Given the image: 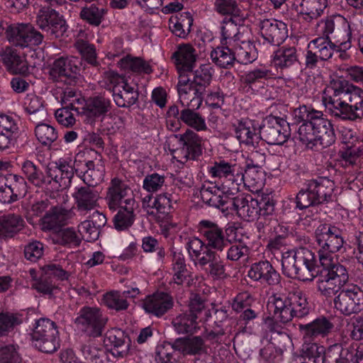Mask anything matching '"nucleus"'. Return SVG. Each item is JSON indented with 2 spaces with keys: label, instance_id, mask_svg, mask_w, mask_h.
Returning a JSON list of instances; mask_svg holds the SVG:
<instances>
[{
  "label": "nucleus",
  "instance_id": "obj_59",
  "mask_svg": "<svg viewBox=\"0 0 363 363\" xmlns=\"http://www.w3.org/2000/svg\"><path fill=\"white\" fill-rule=\"evenodd\" d=\"M214 9L219 14L230 16L229 18L243 16L236 0H215Z\"/></svg>",
  "mask_w": 363,
  "mask_h": 363
},
{
  "label": "nucleus",
  "instance_id": "obj_13",
  "mask_svg": "<svg viewBox=\"0 0 363 363\" xmlns=\"http://www.w3.org/2000/svg\"><path fill=\"white\" fill-rule=\"evenodd\" d=\"M213 73V69L210 65H201L199 69L192 72V80L189 86V90L193 91L194 96L191 102H196L194 106L199 108L202 104L206 89L210 85Z\"/></svg>",
  "mask_w": 363,
  "mask_h": 363
},
{
  "label": "nucleus",
  "instance_id": "obj_16",
  "mask_svg": "<svg viewBox=\"0 0 363 363\" xmlns=\"http://www.w3.org/2000/svg\"><path fill=\"white\" fill-rule=\"evenodd\" d=\"M257 203V199H253L250 194L233 195L225 215L236 213L242 219L254 220L258 216Z\"/></svg>",
  "mask_w": 363,
  "mask_h": 363
},
{
  "label": "nucleus",
  "instance_id": "obj_54",
  "mask_svg": "<svg viewBox=\"0 0 363 363\" xmlns=\"http://www.w3.org/2000/svg\"><path fill=\"white\" fill-rule=\"evenodd\" d=\"M272 72L267 68L254 69L242 77L243 83L252 89L263 87L264 81L272 77Z\"/></svg>",
  "mask_w": 363,
  "mask_h": 363
},
{
  "label": "nucleus",
  "instance_id": "obj_56",
  "mask_svg": "<svg viewBox=\"0 0 363 363\" xmlns=\"http://www.w3.org/2000/svg\"><path fill=\"white\" fill-rule=\"evenodd\" d=\"M35 135L43 146L50 147L58 138L56 129L45 123H39L35 127Z\"/></svg>",
  "mask_w": 363,
  "mask_h": 363
},
{
  "label": "nucleus",
  "instance_id": "obj_31",
  "mask_svg": "<svg viewBox=\"0 0 363 363\" xmlns=\"http://www.w3.org/2000/svg\"><path fill=\"white\" fill-rule=\"evenodd\" d=\"M74 213L72 208L67 209L62 207H53L41 219L42 229L44 231L56 230L67 223L72 218Z\"/></svg>",
  "mask_w": 363,
  "mask_h": 363
},
{
  "label": "nucleus",
  "instance_id": "obj_38",
  "mask_svg": "<svg viewBox=\"0 0 363 363\" xmlns=\"http://www.w3.org/2000/svg\"><path fill=\"white\" fill-rule=\"evenodd\" d=\"M172 325L179 335H192L200 329L196 315L186 311L176 315L172 320Z\"/></svg>",
  "mask_w": 363,
  "mask_h": 363
},
{
  "label": "nucleus",
  "instance_id": "obj_55",
  "mask_svg": "<svg viewBox=\"0 0 363 363\" xmlns=\"http://www.w3.org/2000/svg\"><path fill=\"white\" fill-rule=\"evenodd\" d=\"M315 121L302 123L298 129V138L306 148L317 151Z\"/></svg>",
  "mask_w": 363,
  "mask_h": 363
},
{
  "label": "nucleus",
  "instance_id": "obj_3",
  "mask_svg": "<svg viewBox=\"0 0 363 363\" xmlns=\"http://www.w3.org/2000/svg\"><path fill=\"white\" fill-rule=\"evenodd\" d=\"M334 182L326 177L308 180L296 196V208L303 210L333 201Z\"/></svg>",
  "mask_w": 363,
  "mask_h": 363
},
{
  "label": "nucleus",
  "instance_id": "obj_43",
  "mask_svg": "<svg viewBox=\"0 0 363 363\" xmlns=\"http://www.w3.org/2000/svg\"><path fill=\"white\" fill-rule=\"evenodd\" d=\"M81 178L86 186L77 189L73 196L75 199L77 207L79 211L87 213L91 210V189L89 182L91 181V175L88 174V170L83 172Z\"/></svg>",
  "mask_w": 363,
  "mask_h": 363
},
{
  "label": "nucleus",
  "instance_id": "obj_14",
  "mask_svg": "<svg viewBox=\"0 0 363 363\" xmlns=\"http://www.w3.org/2000/svg\"><path fill=\"white\" fill-rule=\"evenodd\" d=\"M108 207L111 210L124 206H135V201L130 188L122 180L113 178L107 193Z\"/></svg>",
  "mask_w": 363,
  "mask_h": 363
},
{
  "label": "nucleus",
  "instance_id": "obj_6",
  "mask_svg": "<svg viewBox=\"0 0 363 363\" xmlns=\"http://www.w3.org/2000/svg\"><path fill=\"white\" fill-rule=\"evenodd\" d=\"M57 325L52 320L41 318L35 320L32 333L35 347L45 353H52L60 347Z\"/></svg>",
  "mask_w": 363,
  "mask_h": 363
},
{
  "label": "nucleus",
  "instance_id": "obj_57",
  "mask_svg": "<svg viewBox=\"0 0 363 363\" xmlns=\"http://www.w3.org/2000/svg\"><path fill=\"white\" fill-rule=\"evenodd\" d=\"M23 225V220L18 215L9 214L0 218V236H12Z\"/></svg>",
  "mask_w": 363,
  "mask_h": 363
},
{
  "label": "nucleus",
  "instance_id": "obj_19",
  "mask_svg": "<svg viewBox=\"0 0 363 363\" xmlns=\"http://www.w3.org/2000/svg\"><path fill=\"white\" fill-rule=\"evenodd\" d=\"M26 192V184L24 179L16 175L0 177V201L10 203L24 196Z\"/></svg>",
  "mask_w": 363,
  "mask_h": 363
},
{
  "label": "nucleus",
  "instance_id": "obj_62",
  "mask_svg": "<svg viewBox=\"0 0 363 363\" xmlns=\"http://www.w3.org/2000/svg\"><path fill=\"white\" fill-rule=\"evenodd\" d=\"M111 103L104 95L92 97V121H103L106 114L111 111Z\"/></svg>",
  "mask_w": 363,
  "mask_h": 363
},
{
  "label": "nucleus",
  "instance_id": "obj_30",
  "mask_svg": "<svg viewBox=\"0 0 363 363\" xmlns=\"http://www.w3.org/2000/svg\"><path fill=\"white\" fill-rule=\"evenodd\" d=\"M236 138L240 143L255 146L259 140V124L248 118L238 121L233 124Z\"/></svg>",
  "mask_w": 363,
  "mask_h": 363
},
{
  "label": "nucleus",
  "instance_id": "obj_48",
  "mask_svg": "<svg viewBox=\"0 0 363 363\" xmlns=\"http://www.w3.org/2000/svg\"><path fill=\"white\" fill-rule=\"evenodd\" d=\"M21 168L27 179L35 186L43 187L51 183L48 174L45 177L42 170L31 161H24Z\"/></svg>",
  "mask_w": 363,
  "mask_h": 363
},
{
  "label": "nucleus",
  "instance_id": "obj_33",
  "mask_svg": "<svg viewBox=\"0 0 363 363\" xmlns=\"http://www.w3.org/2000/svg\"><path fill=\"white\" fill-rule=\"evenodd\" d=\"M112 91L114 101L118 107H130L138 99V90L123 80L113 86Z\"/></svg>",
  "mask_w": 363,
  "mask_h": 363
},
{
  "label": "nucleus",
  "instance_id": "obj_42",
  "mask_svg": "<svg viewBox=\"0 0 363 363\" xmlns=\"http://www.w3.org/2000/svg\"><path fill=\"white\" fill-rule=\"evenodd\" d=\"M111 352L113 356L124 357L128 354L131 345L129 335L121 329L114 330L109 335Z\"/></svg>",
  "mask_w": 363,
  "mask_h": 363
},
{
  "label": "nucleus",
  "instance_id": "obj_17",
  "mask_svg": "<svg viewBox=\"0 0 363 363\" xmlns=\"http://www.w3.org/2000/svg\"><path fill=\"white\" fill-rule=\"evenodd\" d=\"M231 189L224 191L212 184L209 186L203 184L201 189V196L203 202L211 207L219 209L225 214L230 205V199L234 195Z\"/></svg>",
  "mask_w": 363,
  "mask_h": 363
},
{
  "label": "nucleus",
  "instance_id": "obj_44",
  "mask_svg": "<svg viewBox=\"0 0 363 363\" xmlns=\"http://www.w3.org/2000/svg\"><path fill=\"white\" fill-rule=\"evenodd\" d=\"M289 301L292 319L303 318L309 315L311 308L306 295L301 291L289 292Z\"/></svg>",
  "mask_w": 363,
  "mask_h": 363
},
{
  "label": "nucleus",
  "instance_id": "obj_21",
  "mask_svg": "<svg viewBox=\"0 0 363 363\" xmlns=\"http://www.w3.org/2000/svg\"><path fill=\"white\" fill-rule=\"evenodd\" d=\"M142 306L146 313L160 318L173 307L174 301L169 294L157 291L147 296L143 300Z\"/></svg>",
  "mask_w": 363,
  "mask_h": 363
},
{
  "label": "nucleus",
  "instance_id": "obj_4",
  "mask_svg": "<svg viewBox=\"0 0 363 363\" xmlns=\"http://www.w3.org/2000/svg\"><path fill=\"white\" fill-rule=\"evenodd\" d=\"M361 99H363L362 89L346 80H337L324 91L322 100L326 111L333 115L340 111V101L352 106H357Z\"/></svg>",
  "mask_w": 363,
  "mask_h": 363
},
{
  "label": "nucleus",
  "instance_id": "obj_7",
  "mask_svg": "<svg viewBox=\"0 0 363 363\" xmlns=\"http://www.w3.org/2000/svg\"><path fill=\"white\" fill-rule=\"evenodd\" d=\"M289 123L280 116L269 115L259 125V139L272 145H281L287 141L289 133Z\"/></svg>",
  "mask_w": 363,
  "mask_h": 363
},
{
  "label": "nucleus",
  "instance_id": "obj_18",
  "mask_svg": "<svg viewBox=\"0 0 363 363\" xmlns=\"http://www.w3.org/2000/svg\"><path fill=\"white\" fill-rule=\"evenodd\" d=\"M231 189L224 191L212 184L209 186L203 184L201 189V196L203 202L211 207L219 209L225 214L230 205V199L234 195Z\"/></svg>",
  "mask_w": 363,
  "mask_h": 363
},
{
  "label": "nucleus",
  "instance_id": "obj_41",
  "mask_svg": "<svg viewBox=\"0 0 363 363\" xmlns=\"http://www.w3.org/2000/svg\"><path fill=\"white\" fill-rule=\"evenodd\" d=\"M320 263L323 267L322 271L329 276V278L333 279L335 281H336L339 285L343 287L347 286L349 274L344 265L335 261L334 258L322 260Z\"/></svg>",
  "mask_w": 363,
  "mask_h": 363
},
{
  "label": "nucleus",
  "instance_id": "obj_22",
  "mask_svg": "<svg viewBox=\"0 0 363 363\" xmlns=\"http://www.w3.org/2000/svg\"><path fill=\"white\" fill-rule=\"evenodd\" d=\"M262 36L269 43L279 46L288 37V28L286 23L276 19H264L261 22Z\"/></svg>",
  "mask_w": 363,
  "mask_h": 363
},
{
  "label": "nucleus",
  "instance_id": "obj_36",
  "mask_svg": "<svg viewBox=\"0 0 363 363\" xmlns=\"http://www.w3.org/2000/svg\"><path fill=\"white\" fill-rule=\"evenodd\" d=\"M273 63L277 69L286 70L298 68L299 61L295 47L282 46L274 52Z\"/></svg>",
  "mask_w": 363,
  "mask_h": 363
},
{
  "label": "nucleus",
  "instance_id": "obj_12",
  "mask_svg": "<svg viewBox=\"0 0 363 363\" xmlns=\"http://www.w3.org/2000/svg\"><path fill=\"white\" fill-rule=\"evenodd\" d=\"M197 229L208 249L221 252L230 245V240L225 236L223 228L215 222L202 220L199 223Z\"/></svg>",
  "mask_w": 363,
  "mask_h": 363
},
{
  "label": "nucleus",
  "instance_id": "obj_9",
  "mask_svg": "<svg viewBox=\"0 0 363 363\" xmlns=\"http://www.w3.org/2000/svg\"><path fill=\"white\" fill-rule=\"evenodd\" d=\"M6 38L13 45L27 48L38 45L43 40V35L30 23H18L7 26Z\"/></svg>",
  "mask_w": 363,
  "mask_h": 363
},
{
  "label": "nucleus",
  "instance_id": "obj_64",
  "mask_svg": "<svg viewBox=\"0 0 363 363\" xmlns=\"http://www.w3.org/2000/svg\"><path fill=\"white\" fill-rule=\"evenodd\" d=\"M293 116L296 123H305L314 121L318 116H323V113L312 106L303 105L294 110Z\"/></svg>",
  "mask_w": 363,
  "mask_h": 363
},
{
  "label": "nucleus",
  "instance_id": "obj_39",
  "mask_svg": "<svg viewBox=\"0 0 363 363\" xmlns=\"http://www.w3.org/2000/svg\"><path fill=\"white\" fill-rule=\"evenodd\" d=\"M241 176H242L241 182H238L236 186H233V190L235 191H238L242 185L253 188L261 187L265 179V172L264 169L245 165V168L241 167Z\"/></svg>",
  "mask_w": 363,
  "mask_h": 363
},
{
  "label": "nucleus",
  "instance_id": "obj_35",
  "mask_svg": "<svg viewBox=\"0 0 363 363\" xmlns=\"http://www.w3.org/2000/svg\"><path fill=\"white\" fill-rule=\"evenodd\" d=\"M244 17L224 19L221 26L220 43L223 45H234L242 38L240 26L242 23Z\"/></svg>",
  "mask_w": 363,
  "mask_h": 363
},
{
  "label": "nucleus",
  "instance_id": "obj_40",
  "mask_svg": "<svg viewBox=\"0 0 363 363\" xmlns=\"http://www.w3.org/2000/svg\"><path fill=\"white\" fill-rule=\"evenodd\" d=\"M211 58L213 63L220 68L229 69L233 67L235 60L233 45H220L211 52Z\"/></svg>",
  "mask_w": 363,
  "mask_h": 363
},
{
  "label": "nucleus",
  "instance_id": "obj_58",
  "mask_svg": "<svg viewBox=\"0 0 363 363\" xmlns=\"http://www.w3.org/2000/svg\"><path fill=\"white\" fill-rule=\"evenodd\" d=\"M337 113H334L335 118H341L342 120L354 121L357 118H363V99L358 101L357 105L347 106L342 101H340V106Z\"/></svg>",
  "mask_w": 363,
  "mask_h": 363
},
{
  "label": "nucleus",
  "instance_id": "obj_29",
  "mask_svg": "<svg viewBox=\"0 0 363 363\" xmlns=\"http://www.w3.org/2000/svg\"><path fill=\"white\" fill-rule=\"evenodd\" d=\"M48 178H50L57 187L66 188L71 184L74 176V167L70 159H60L54 167L48 169Z\"/></svg>",
  "mask_w": 363,
  "mask_h": 363
},
{
  "label": "nucleus",
  "instance_id": "obj_15",
  "mask_svg": "<svg viewBox=\"0 0 363 363\" xmlns=\"http://www.w3.org/2000/svg\"><path fill=\"white\" fill-rule=\"evenodd\" d=\"M248 277L254 281L270 286L279 285L281 275L267 260H262L250 265Z\"/></svg>",
  "mask_w": 363,
  "mask_h": 363
},
{
  "label": "nucleus",
  "instance_id": "obj_25",
  "mask_svg": "<svg viewBox=\"0 0 363 363\" xmlns=\"http://www.w3.org/2000/svg\"><path fill=\"white\" fill-rule=\"evenodd\" d=\"M170 347L183 356H194L206 351L205 340L201 336H186L172 340Z\"/></svg>",
  "mask_w": 363,
  "mask_h": 363
},
{
  "label": "nucleus",
  "instance_id": "obj_37",
  "mask_svg": "<svg viewBox=\"0 0 363 363\" xmlns=\"http://www.w3.org/2000/svg\"><path fill=\"white\" fill-rule=\"evenodd\" d=\"M197 265L213 279H223L227 276L223 262L216 251L206 254V257Z\"/></svg>",
  "mask_w": 363,
  "mask_h": 363
},
{
  "label": "nucleus",
  "instance_id": "obj_47",
  "mask_svg": "<svg viewBox=\"0 0 363 363\" xmlns=\"http://www.w3.org/2000/svg\"><path fill=\"white\" fill-rule=\"evenodd\" d=\"M328 0H301L299 13L306 16V20L317 19L320 17L328 7Z\"/></svg>",
  "mask_w": 363,
  "mask_h": 363
},
{
  "label": "nucleus",
  "instance_id": "obj_2",
  "mask_svg": "<svg viewBox=\"0 0 363 363\" xmlns=\"http://www.w3.org/2000/svg\"><path fill=\"white\" fill-rule=\"evenodd\" d=\"M317 267L316 256L307 247L282 252L281 270L284 276L301 281H311Z\"/></svg>",
  "mask_w": 363,
  "mask_h": 363
},
{
  "label": "nucleus",
  "instance_id": "obj_10",
  "mask_svg": "<svg viewBox=\"0 0 363 363\" xmlns=\"http://www.w3.org/2000/svg\"><path fill=\"white\" fill-rule=\"evenodd\" d=\"M35 23L50 39L61 38L67 29L62 16L54 9L47 6H42L38 11Z\"/></svg>",
  "mask_w": 363,
  "mask_h": 363
},
{
  "label": "nucleus",
  "instance_id": "obj_32",
  "mask_svg": "<svg viewBox=\"0 0 363 363\" xmlns=\"http://www.w3.org/2000/svg\"><path fill=\"white\" fill-rule=\"evenodd\" d=\"M314 121L318 151L320 148H326L333 145L336 137L333 125L330 121L324 118V115L318 116Z\"/></svg>",
  "mask_w": 363,
  "mask_h": 363
},
{
  "label": "nucleus",
  "instance_id": "obj_52",
  "mask_svg": "<svg viewBox=\"0 0 363 363\" xmlns=\"http://www.w3.org/2000/svg\"><path fill=\"white\" fill-rule=\"evenodd\" d=\"M135 206H124L120 208L118 213L113 218L114 228L118 231L128 230L134 223L135 214L134 213Z\"/></svg>",
  "mask_w": 363,
  "mask_h": 363
},
{
  "label": "nucleus",
  "instance_id": "obj_49",
  "mask_svg": "<svg viewBox=\"0 0 363 363\" xmlns=\"http://www.w3.org/2000/svg\"><path fill=\"white\" fill-rule=\"evenodd\" d=\"M317 291L321 296L325 298H331L337 295L344 288L333 279L329 278L325 272H320L318 276L315 277Z\"/></svg>",
  "mask_w": 363,
  "mask_h": 363
},
{
  "label": "nucleus",
  "instance_id": "obj_1",
  "mask_svg": "<svg viewBox=\"0 0 363 363\" xmlns=\"http://www.w3.org/2000/svg\"><path fill=\"white\" fill-rule=\"evenodd\" d=\"M333 328L334 324L323 315L308 323L298 325L303 340L301 350L303 361L301 363H328V349L315 340L327 337Z\"/></svg>",
  "mask_w": 363,
  "mask_h": 363
},
{
  "label": "nucleus",
  "instance_id": "obj_8",
  "mask_svg": "<svg viewBox=\"0 0 363 363\" xmlns=\"http://www.w3.org/2000/svg\"><path fill=\"white\" fill-rule=\"evenodd\" d=\"M334 308L345 316L363 311V290L356 284L347 285L335 296Z\"/></svg>",
  "mask_w": 363,
  "mask_h": 363
},
{
  "label": "nucleus",
  "instance_id": "obj_24",
  "mask_svg": "<svg viewBox=\"0 0 363 363\" xmlns=\"http://www.w3.org/2000/svg\"><path fill=\"white\" fill-rule=\"evenodd\" d=\"M43 274L40 279L36 281L33 287L40 293L44 294H51L55 289V284L50 279L52 276L61 280L68 278V273L63 269L59 264L50 263L42 267Z\"/></svg>",
  "mask_w": 363,
  "mask_h": 363
},
{
  "label": "nucleus",
  "instance_id": "obj_26",
  "mask_svg": "<svg viewBox=\"0 0 363 363\" xmlns=\"http://www.w3.org/2000/svg\"><path fill=\"white\" fill-rule=\"evenodd\" d=\"M209 173L213 177H224L228 182V189L233 190V186H236L238 182H241L242 176H241V166L237 164H231L225 160L216 162L214 165L209 167Z\"/></svg>",
  "mask_w": 363,
  "mask_h": 363
},
{
  "label": "nucleus",
  "instance_id": "obj_27",
  "mask_svg": "<svg viewBox=\"0 0 363 363\" xmlns=\"http://www.w3.org/2000/svg\"><path fill=\"white\" fill-rule=\"evenodd\" d=\"M78 67L73 63L72 58L60 57L56 60L50 71V77L56 82L71 84L74 82Z\"/></svg>",
  "mask_w": 363,
  "mask_h": 363
},
{
  "label": "nucleus",
  "instance_id": "obj_63",
  "mask_svg": "<svg viewBox=\"0 0 363 363\" xmlns=\"http://www.w3.org/2000/svg\"><path fill=\"white\" fill-rule=\"evenodd\" d=\"M104 302L110 309L116 311H125L130 304L125 298L121 296L120 291H113L104 295Z\"/></svg>",
  "mask_w": 363,
  "mask_h": 363
},
{
  "label": "nucleus",
  "instance_id": "obj_20",
  "mask_svg": "<svg viewBox=\"0 0 363 363\" xmlns=\"http://www.w3.org/2000/svg\"><path fill=\"white\" fill-rule=\"evenodd\" d=\"M179 150L186 160H196L202 155V138L194 131L187 129L182 134L174 135Z\"/></svg>",
  "mask_w": 363,
  "mask_h": 363
},
{
  "label": "nucleus",
  "instance_id": "obj_34",
  "mask_svg": "<svg viewBox=\"0 0 363 363\" xmlns=\"http://www.w3.org/2000/svg\"><path fill=\"white\" fill-rule=\"evenodd\" d=\"M172 59L178 71H191L196 64V50L190 44L180 45L172 54Z\"/></svg>",
  "mask_w": 363,
  "mask_h": 363
},
{
  "label": "nucleus",
  "instance_id": "obj_53",
  "mask_svg": "<svg viewBox=\"0 0 363 363\" xmlns=\"http://www.w3.org/2000/svg\"><path fill=\"white\" fill-rule=\"evenodd\" d=\"M91 31L89 28H81L76 36L74 47L80 54L82 59L91 64Z\"/></svg>",
  "mask_w": 363,
  "mask_h": 363
},
{
  "label": "nucleus",
  "instance_id": "obj_46",
  "mask_svg": "<svg viewBox=\"0 0 363 363\" xmlns=\"http://www.w3.org/2000/svg\"><path fill=\"white\" fill-rule=\"evenodd\" d=\"M235 60L240 64L247 65L257 58V52L255 44L242 38L233 45Z\"/></svg>",
  "mask_w": 363,
  "mask_h": 363
},
{
  "label": "nucleus",
  "instance_id": "obj_23",
  "mask_svg": "<svg viewBox=\"0 0 363 363\" xmlns=\"http://www.w3.org/2000/svg\"><path fill=\"white\" fill-rule=\"evenodd\" d=\"M290 303L289 293L286 296L274 294L269 298L267 308L275 320L287 323L292 320Z\"/></svg>",
  "mask_w": 363,
  "mask_h": 363
},
{
  "label": "nucleus",
  "instance_id": "obj_11",
  "mask_svg": "<svg viewBox=\"0 0 363 363\" xmlns=\"http://www.w3.org/2000/svg\"><path fill=\"white\" fill-rule=\"evenodd\" d=\"M182 108L180 110L177 105L169 107L167 112L168 117L177 119L178 124L184 123L196 131H205L208 129L205 118L199 112L195 105L196 102L190 101L185 105L180 101Z\"/></svg>",
  "mask_w": 363,
  "mask_h": 363
},
{
  "label": "nucleus",
  "instance_id": "obj_61",
  "mask_svg": "<svg viewBox=\"0 0 363 363\" xmlns=\"http://www.w3.org/2000/svg\"><path fill=\"white\" fill-rule=\"evenodd\" d=\"M119 63L123 69H130L133 72L150 74L152 72L151 66L140 57L128 55L123 57Z\"/></svg>",
  "mask_w": 363,
  "mask_h": 363
},
{
  "label": "nucleus",
  "instance_id": "obj_50",
  "mask_svg": "<svg viewBox=\"0 0 363 363\" xmlns=\"http://www.w3.org/2000/svg\"><path fill=\"white\" fill-rule=\"evenodd\" d=\"M186 250L188 252L189 259L197 265L200 261L206 257V254L213 250L208 249L205 240L199 238H190L186 243Z\"/></svg>",
  "mask_w": 363,
  "mask_h": 363
},
{
  "label": "nucleus",
  "instance_id": "obj_60",
  "mask_svg": "<svg viewBox=\"0 0 363 363\" xmlns=\"http://www.w3.org/2000/svg\"><path fill=\"white\" fill-rule=\"evenodd\" d=\"M328 363H351L353 354L342 344L335 343L328 347Z\"/></svg>",
  "mask_w": 363,
  "mask_h": 363
},
{
  "label": "nucleus",
  "instance_id": "obj_45",
  "mask_svg": "<svg viewBox=\"0 0 363 363\" xmlns=\"http://www.w3.org/2000/svg\"><path fill=\"white\" fill-rule=\"evenodd\" d=\"M75 330L80 342L87 341L91 338V308L82 307L74 319Z\"/></svg>",
  "mask_w": 363,
  "mask_h": 363
},
{
  "label": "nucleus",
  "instance_id": "obj_5",
  "mask_svg": "<svg viewBox=\"0 0 363 363\" xmlns=\"http://www.w3.org/2000/svg\"><path fill=\"white\" fill-rule=\"evenodd\" d=\"M342 230L334 225L323 223L315 230V240L319 262L334 258L345 242Z\"/></svg>",
  "mask_w": 363,
  "mask_h": 363
},
{
  "label": "nucleus",
  "instance_id": "obj_51",
  "mask_svg": "<svg viewBox=\"0 0 363 363\" xmlns=\"http://www.w3.org/2000/svg\"><path fill=\"white\" fill-rule=\"evenodd\" d=\"M337 45L333 43L330 37H318L312 40L308 43V48H311L318 54L320 60L326 61L332 57Z\"/></svg>",
  "mask_w": 363,
  "mask_h": 363
},
{
  "label": "nucleus",
  "instance_id": "obj_28",
  "mask_svg": "<svg viewBox=\"0 0 363 363\" xmlns=\"http://www.w3.org/2000/svg\"><path fill=\"white\" fill-rule=\"evenodd\" d=\"M18 130L17 121L13 116L0 114V151L14 146Z\"/></svg>",
  "mask_w": 363,
  "mask_h": 363
}]
</instances>
